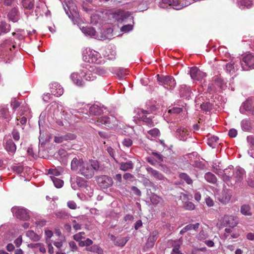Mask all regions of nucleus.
Returning a JSON list of instances; mask_svg holds the SVG:
<instances>
[{
    "label": "nucleus",
    "mask_w": 254,
    "mask_h": 254,
    "mask_svg": "<svg viewBox=\"0 0 254 254\" xmlns=\"http://www.w3.org/2000/svg\"><path fill=\"white\" fill-rule=\"evenodd\" d=\"M100 168V164L98 161L95 160H89L83 164L81 167L79 174L87 179H91L95 175V172L98 171Z\"/></svg>",
    "instance_id": "f257e3e1"
},
{
    "label": "nucleus",
    "mask_w": 254,
    "mask_h": 254,
    "mask_svg": "<svg viewBox=\"0 0 254 254\" xmlns=\"http://www.w3.org/2000/svg\"><path fill=\"white\" fill-rule=\"evenodd\" d=\"M241 126L242 129L245 131H249L251 129V124L249 120L244 119L241 121Z\"/></svg>",
    "instance_id": "e433bc0d"
},
{
    "label": "nucleus",
    "mask_w": 254,
    "mask_h": 254,
    "mask_svg": "<svg viewBox=\"0 0 254 254\" xmlns=\"http://www.w3.org/2000/svg\"><path fill=\"white\" fill-rule=\"evenodd\" d=\"M190 134L189 130L184 127H180L178 128L176 131V135L180 138V140H185L186 136Z\"/></svg>",
    "instance_id": "5701e85b"
},
{
    "label": "nucleus",
    "mask_w": 254,
    "mask_h": 254,
    "mask_svg": "<svg viewBox=\"0 0 254 254\" xmlns=\"http://www.w3.org/2000/svg\"><path fill=\"white\" fill-rule=\"evenodd\" d=\"M22 6L25 9L31 10L34 6V0H21Z\"/></svg>",
    "instance_id": "72a5a7b5"
},
{
    "label": "nucleus",
    "mask_w": 254,
    "mask_h": 254,
    "mask_svg": "<svg viewBox=\"0 0 254 254\" xmlns=\"http://www.w3.org/2000/svg\"><path fill=\"white\" fill-rule=\"evenodd\" d=\"M11 134L12 136V138L15 141H17L19 140L20 133L16 128H14L13 129L11 132Z\"/></svg>",
    "instance_id": "de8ad7c7"
},
{
    "label": "nucleus",
    "mask_w": 254,
    "mask_h": 254,
    "mask_svg": "<svg viewBox=\"0 0 254 254\" xmlns=\"http://www.w3.org/2000/svg\"><path fill=\"white\" fill-rule=\"evenodd\" d=\"M128 239H127V238H121L118 239L116 241H115L114 243L115 245L124 247Z\"/></svg>",
    "instance_id": "c03bdc74"
},
{
    "label": "nucleus",
    "mask_w": 254,
    "mask_h": 254,
    "mask_svg": "<svg viewBox=\"0 0 254 254\" xmlns=\"http://www.w3.org/2000/svg\"><path fill=\"white\" fill-rule=\"evenodd\" d=\"M96 124L97 125H104L109 128H112L113 126L118 125L116 118L112 115L98 118L96 121Z\"/></svg>",
    "instance_id": "39448f33"
},
{
    "label": "nucleus",
    "mask_w": 254,
    "mask_h": 254,
    "mask_svg": "<svg viewBox=\"0 0 254 254\" xmlns=\"http://www.w3.org/2000/svg\"><path fill=\"white\" fill-rule=\"evenodd\" d=\"M51 179L53 181V182L55 185V186L57 188H61L64 184V182L63 180L57 178L55 177H51Z\"/></svg>",
    "instance_id": "37998d69"
},
{
    "label": "nucleus",
    "mask_w": 254,
    "mask_h": 254,
    "mask_svg": "<svg viewBox=\"0 0 254 254\" xmlns=\"http://www.w3.org/2000/svg\"><path fill=\"white\" fill-rule=\"evenodd\" d=\"M161 200V198L156 195H153L151 197V201L154 204H158Z\"/></svg>",
    "instance_id": "bf43d9fd"
},
{
    "label": "nucleus",
    "mask_w": 254,
    "mask_h": 254,
    "mask_svg": "<svg viewBox=\"0 0 254 254\" xmlns=\"http://www.w3.org/2000/svg\"><path fill=\"white\" fill-rule=\"evenodd\" d=\"M22 242V236H19L15 241L14 243L17 247H19Z\"/></svg>",
    "instance_id": "e2e57ef3"
},
{
    "label": "nucleus",
    "mask_w": 254,
    "mask_h": 254,
    "mask_svg": "<svg viewBox=\"0 0 254 254\" xmlns=\"http://www.w3.org/2000/svg\"><path fill=\"white\" fill-rule=\"evenodd\" d=\"M232 166H230L228 168L224 170V174L222 175V178L224 182H225L228 186L232 185V183H230V180L233 176Z\"/></svg>",
    "instance_id": "6ab92c4d"
},
{
    "label": "nucleus",
    "mask_w": 254,
    "mask_h": 254,
    "mask_svg": "<svg viewBox=\"0 0 254 254\" xmlns=\"http://www.w3.org/2000/svg\"><path fill=\"white\" fill-rule=\"evenodd\" d=\"M73 228L75 231L79 230L81 229V225L77 223L75 220H72Z\"/></svg>",
    "instance_id": "0e129e2a"
},
{
    "label": "nucleus",
    "mask_w": 254,
    "mask_h": 254,
    "mask_svg": "<svg viewBox=\"0 0 254 254\" xmlns=\"http://www.w3.org/2000/svg\"><path fill=\"white\" fill-rule=\"evenodd\" d=\"M238 4L240 8L244 9L245 7L247 8H251L253 3L250 0H238Z\"/></svg>",
    "instance_id": "7c9ffc66"
},
{
    "label": "nucleus",
    "mask_w": 254,
    "mask_h": 254,
    "mask_svg": "<svg viewBox=\"0 0 254 254\" xmlns=\"http://www.w3.org/2000/svg\"><path fill=\"white\" fill-rule=\"evenodd\" d=\"M55 215L59 219H65L69 217V214L64 210H61L56 213Z\"/></svg>",
    "instance_id": "a19ab883"
},
{
    "label": "nucleus",
    "mask_w": 254,
    "mask_h": 254,
    "mask_svg": "<svg viewBox=\"0 0 254 254\" xmlns=\"http://www.w3.org/2000/svg\"><path fill=\"white\" fill-rule=\"evenodd\" d=\"M116 74L120 78H124L126 75V74L125 72V70L123 68H119L118 69Z\"/></svg>",
    "instance_id": "6e6d98bb"
},
{
    "label": "nucleus",
    "mask_w": 254,
    "mask_h": 254,
    "mask_svg": "<svg viewBox=\"0 0 254 254\" xmlns=\"http://www.w3.org/2000/svg\"><path fill=\"white\" fill-rule=\"evenodd\" d=\"M247 140L249 143L254 146V137L253 136L250 135L247 136Z\"/></svg>",
    "instance_id": "774afa93"
},
{
    "label": "nucleus",
    "mask_w": 254,
    "mask_h": 254,
    "mask_svg": "<svg viewBox=\"0 0 254 254\" xmlns=\"http://www.w3.org/2000/svg\"><path fill=\"white\" fill-rule=\"evenodd\" d=\"M96 181L98 185L104 189L109 188L113 183L112 179L106 175H102L97 177Z\"/></svg>",
    "instance_id": "1a4fd4ad"
},
{
    "label": "nucleus",
    "mask_w": 254,
    "mask_h": 254,
    "mask_svg": "<svg viewBox=\"0 0 254 254\" xmlns=\"http://www.w3.org/2000/svg\"><path fill=\"white\" fill-rule=\"evenodd\" d=\"M216 181L217 179L214 175L210 172H207V182L214 184Z\"/></svg>",
    "instance_id": "8fccbe9b"
},
{
    "label": "nucleus",
    "mask_w": 254,
    "mask_h": 254,
    "mask_svg": "<svg viewBox=\"0 0 254 254\" xmlns=\"http://www.w3.org/2000/svg\"><path fill=\"white\" fill-rule=\"evenodd\" d=\"M149 114L150 112L148 111L140 110L137 114V118H138L140 121L144 122L146 125L151 127L154 126V124L152 121V116H149L148 117L147 115Z\"/></svg>",
    "instance_id": "0eeeda50"
},
{
    "label": "nucleus",
    "mask_w": 254,
    "mask_h": 254,
    "mask_svg": "<svg viewBox=\"0 0 254 254\" xmlns=\"http://www.w3.org/2000/svg\"><path fill=\"white\" fill-rule=\"evenodd\" d=\"M221 223L225 226L234 228L238 224V220L234 216L226 215L222 218Z\"/></svg>",
    "instance_id": "f8f14e48"
},
{
    "label": "nucleus",
    "mask_w": 254,
    "mask_h": 254,
    "mask_svg": "<svg viewBox=\"0 0 254 254\" xmlns=\"http://www.w3.org/2000/svg\"><path fill=\"white\" fill-rule=\"evenodd\" d=\"M133 164L132 161H129L127 162L122 163L120 164V169L121 170L126 171L129 169H132Z\"/></svg>",
    "instance_id": "4c0bfd02"
},
{
    "label": "nucleus",
    "mask_w": 254,
    "mask_h": 254,
    "mask_svg": "<svg viewBox=\"0 0 254 254\" xmlns=\"http://www.w3.org/2000/svg\"><path fill=\"white\" fill-rule=\"evenodd\" d=\"M122 144L125 146L129 147L132 145V141L129 138H125L123 139L122 141Z\"/></svg>",
    "instance_id": "603ef678"
},
{
    "label": "nucleus",
    "mask_w": 254,
    "mask_h": 254,
    "mask_svg": "<svg viewBox=\"0 0 254 254\" xmlns=\"http://www.w3.org/2000/svg\"><path fill=\"white\" fill-rule=\"evenodd\" d=\"M182 1L183 0H173V2H172L171 6L176 9H181L184 6Z\"/></svg>",
    "instance_id": "ea45409f"
},
{
    "label": "nucleus",
    "mask_w": 254,
    "mask_h": 254,
    "mask_svg": "<svg viewBox=\"0 0 254 254\" xmlns=\"http://www.w3.org/2000/svg\"><path fill=\"white\" fill-rule=\"evenodd\" d=\"M157 80L160 84L163 85L166 88L170 89L174 88L176 85V81L174 77L170 75H157Z\"/></svg>",
    "instance_id": "20e7f679"
},
{
    "label": "nucleus",
    "mask_w": 254,
    "mask_h": 254,
    "mask_svg": "<svg viewBox=\"0 0 254 254\" xmlns=\"http://www.w3.org/2000/svg\"><path fill=\"white\" fill-rule=\"evenodd\" d=\"M237 130L234 128H232L229 130L228 135L231 137H235L237 135Z\"/></svg>",
    "instance_id": "680f3d73"
},
{
    "label": "nucleus",
    "mask_w": 254,
    "mask_h": 254,
    "mask_svg": "<svg viewBox=\"0 0 254 254\" xmlns=\"http://www.w3.org/2000/svg\"><path fill=\"white\" fill-rule=\"evenodd\" d=\"M12 169L14 172L18 174H21L23 171V168L21 166H13Z\"/></svg>",
    "instance_id": "13d9d810"
},
{
    "label": "nucleus",
    "mask_w": 254,
    "mask_h": 254,
    "mask_svg": "<svg viewBox=\"0 0 254 254\" xmlns=\"http://www.w3.org/2000/svg\"><path fill=\"white\" fill-rule=\"evenodd\" d=\"M85 234L84 232H81L77 233L73 236V239L76 241H79L82 239H84V237L83 236Z\"/></svg>",
    "instance_id": "3c124183"
},
{
    "label": "nucleus",
    "mask_w": 254,
    "mask_h": 254,
    "mask_svg": "<svg viewBox=\"0 0 254 254\" xmlns=\"http://www.w3.org/2000/svg\"><path fill=\"white\" fill-rule=\"evenodd\" d=\"M82 59L86 63L99 64L102 58L99 53L95 51L86 50L83 52Z\"/></svg>",
    "instance_id": "7ed1b4c3"
},
{
    "label": "nucleus",
    "mask_w": 254,
    "mask_h": 254,
    "mask_svg": "<svg viewBox=\"0 0 254 254\" xmlns=\"http://www.w3.org/2000/svg\"><path fill=\"white\" fill-rule=\"evenodd\" d=\"M108 72L103 67L89 65L84 68L82 72H81L82 75L85 77V80L89 81H93L96 79L97 74L104 76Z\"/></svg>",
    "instance_id": "f03ea898"
},
{
    "label": "nucleus",
    "mask_w": 254,
    "mask_h": 254,
    "mask_svg": "<svg viewBox=\"0 0 254 254\" xmlns=\"http://www.w3.org/2000/svg\"><path fill=\"white\" fill-rule=\"evenodd\" d=\"M26 235L27 237L29 238L31 240L34 242H38L40 239V237L32 230H29L27 231Z\"/></svg>",
    "instance_id": "f704fd0d"
},
{
    "label": "nucleus",
    "mask_w": 254,
    "mask_h": 254,
    "mask_svg": "<svg viewBox=\"0 0 254 254\" xmlns=\"http://www.w3.org/2000/svg\"><path fill=\"white\" fill-rule=\"evenodd\" d=\"M218 199L223 204H226L229 202L231 197V190L224 189L221 193L217 194Z\"/></svg>",
    "instance_id": "ddd939ff"
},
{
    "label": "nucleus",
    "mask_w": 254,
    "mask_h": 254,
    "mask_svg": "<svg viewBox=\"0 0 254 254\" xmlns=\"http://www.w3.org/2000/svg\"><path fill=\"white\" fill-rule=\"evenodd\" d=\"M148 133L152 137H156L158 136L160 134V131L157 128H154L148 131Z\"/></svg>",
    "instance_id": "09e8293b"
},
{
    "label": "nucleus",
    "mask_w": 254,
    "mask_h": 254,
    "mask_svg": "<svg viewBox=\"0 0 254 254\" xmlns=\"http://www.w3.org/2000/svg\"><path fill=\"white\" fill-rule=\"evenodd\" d=\"M86 162L81 156H77L72 158L70 163V168L73 171H80L81 167Z\"/></svg>",
    "instance_id": "9b49d317"
},
{
    "label": "nucleus",
    "mask_w": 254,
    "mask_h": 254,
    "mask_svg": "<svg viewBox=\"0 0 254 254\" xmlns=\"http://www.w3.org/2000/svg\"><path fill=\"white\" fill-rule=\"evenodd\" d=\"M190 75L191 78L199 81L205 76V73L200 71L196 67H192L190 69Z\"/></svg>",
    "instance_id": "f3484780"
},
{
    "label": "nucleus",
    "mask_w": 254,
    "mask_h": 254,
    "mask_svg": "<svg viewBox=\"0 0 254 254\" xmlns=\"http://www.w3.org/2000/svg\"><path fill=\"white\" fill-rule=\"evenodd\" d=\"M64 136V140H73L76 138V135L74 134L70 133H67Z\"/></svg>",
    "instance_id": "4d7b16f0"
},
{
    "label": "nucleus",
    "mask_w": 254,
    "mask_h": 254,
    "mask_svg": "<svg viewBox=\"0 0 254 254\" xmlns=\"http://www.w3.org/2000/svg\"><path fill=\"white\" fill-rule=\"evenodd\" d=\"M147 170L151 176L158 180H163L165 178L164 176L159 171L155 170L151 167L147 168Z\"/></svg>",
    "instance_id": "bb28decb"
},
{
    "label": "nucleus",
    "mask_w": 254,
    "mask_h": 254,
    "mask_svg": "<svg viewBox=\"0 0 254 254\" xmlns=\"http://www.w3.org/2000/svg\"><path fill=\"white\" fill-rule=\"evenodd\" d=\"M241 212L245 216H250L252 215L251 207L248 204H244L241 206Z\"/></svg>",
    "instance_id": "473e14b6"
},
{
    "label": "nucleus",
    "mask_w": 254,
    "mask_h": 254,
    "mask_svg": "<svg viewBox=\"0 0 254 254\" xmlns=\"http://www.w3.org/2000/svg\"><path fill=\"white\" fill-rule=\"evenodd\" d=\"M8 17L9 20L13 22H17L19 19L18 11L17 8H13L8 13Z\"/></svg>",
    "instance_id": "cd10ccee"
},
{
    "label": "nucleus",
    "mask_w": 254,
    "mask_h": 254,
    "mask_svg": "<svg viewBox=\"0 0 254 254\" xmlns=\"http://www.w3.org/2000/svg\"><path fill=\"white\" fill-rule=\"evenodd\" d=\"M20 105V103L16 99V98H14L11 100V107L13 110H15L17 109Z\"/></svg>",
    "instance_id": "864d4df0"
},
{
    "label": "nucleus",
    "mask_w": 254,
    "mask_h": 254,
    "mask_svg": "<svg viewBox=\"0 0 254 254\" xmlns=\"http://www.w3.org/2000/svg\"><path fill=\"white\" fill-rule=\"evenodd\" d=\"M4 147L6 151L11 153H14L16 150V145L11 139L6 141Z\"/></svg>",
    "instance_id": "a878e982"
},
{
    "label": "nucleus",
    "mask_w": 254,
    "mask_h": 254,
    "mask_svg": "<svg viewBox=\"0 0 254 254\" xmlns=\"http://www.w3.org/2000/svg\"><path fill=\"white\" fill-rule=\"evenodd\" d=\"M48 174H51L56 176H59L61 173L57 169H50L48 170Z\"/></svg>",
    "instance_id": "052dcab7"
},
{
    "label": "nucleus",
    "mask_w": 254,
    "mask_h": 254,
    "mask_svg": "<svg viewBox=\"0 0 254 254\" xmlns=\"http://www.w3.org/2000/svg\"><path fill=\"white\" fill-rule=\"evenodd\" d=\"M192 165L195 167H198L200 169L203 168V167L204 166V165L203 164L197 160L194 162V163L192 164Z\"/></svg>",
    "instance_id": "69168bd1"
},
{
    "label": "nucleus",
    "mask_w": 254,
    "mask_h": 254,
    "mask_svg": "<svg viewBox=\"0 0 254 254\" xmlns=\"http://www.w3.org/2000/svg\"><path fill=\"white\" fill-rule=\"evenodd\" d=\"M245 176L246 172L242 168L237 167L234 170H233V176L236 183L242 182Z\"/></svg>",
    "instance_id": "dca6fc26"
},
{
    "label": "nucleus",
    "mask_w": 254,
    "mask_h": 254,
    "mask_svg": "<svg viewBox=\"0 0 254 254\" xmlns=\"http://www.w3.org/2000/svg\"><path fill=\"white\" fill-rule=\"evenodd\" d=\"M83 69L80 71V72H73L70 75V78L73 82L78 86L82 87L84 85V82L83 79H85L84 76L82 75Z\"/></svg>",
    "instance_id": "4468645a"
},
{
    "label": "nucleus",
    "mask_w": 254,
    "mask_h": 254,
    "mask_svg": "<svg viewBox=\"0 0 254 254\" xmlns=\"http://www.w3.org/2000/svg\"><path fill=\"white\" fill-rule=\"evenodd\" d=\"M51 92L52 94L57 97H59L63 95L64 89L62 86L57 82H54L52 84Z\"/></svg>",
    "instance_id": "412c9836"
},
{
    "label": "nucleus",
    "mask_w": 254,
    "mask_h": 254,
    "mask_svg": "<svg viewBox=\"0 0 254 254\" xmlns=\"http://www.w3.org/2000/svg\"><path fill=\"white\" fill-rule=\"evenodd\" d=\"M11 211L17 218L21 220L27 221L30 218L29 211L24 208L14 206L11 208Z\"/></svg>",
    "instance_id": "423d86ee"
},
{
    "label": "nucleus",
    "mask_w": 254,
    "mask_h": 254,
    "mask_svg": "<svg viewBox=\"0 0 254 254\" xmlns=\"http://www.w3.org/2000/svg\"><path fill=\"white\" fill-rule=\"evenodd\" d=\"M128 15L127 12L120 10L114 12L112 14V17L117 22L122 23Z\"/></svg>",
    "instance_id": "a211bd4d"
},
{
    "label": "nucleus",
    "mask_w": 254,
    "mask_h": 254,
    "mask_svg": "<svg viewBox=\"0 0 254 254\" xmlns=\"http://www.w3.org/2000/svg\"><path fill=\"white\" fill-rule=\"evenodd\" d=\"M238 69V65L236 63H229L225 65V71L230 75H233Z\"/></svg>",
    "instance_id": "b1692460"
},
{
    "label": "nucleus",
    "mask_w": 254,
    "mask_h": 254,
    "mask_svg": "<svg viewBox=\"0 0 254 254\" xmlns=\"http://www.w3.org/2000/svg\"><path fill=\"white\" fill-rule=\"evenodd\" d=\"M64 140V136H56L55 137L54 141L56 143H61Z\"/></svg>",
    "instance_id": "338daca9"
},
{
    "label": "nucleus",
    "mask_w": 254,
    "mask_h": 254,
    "mask_svg": "<svg viewBox=\"0 0 254 254\" xmlns=\"http://www.w3.org/2000/svg\"><path fill=\"white\" fill-rule=\"evenodd\" d=\"M252 109V102L250 100H247L240 108V112L243 114H246V112H249L251 114Z\"/></svg>",
    "instance_id": "4be33fe9"
},
{
    "label": "nucleus",
    "mask_w": 254,
    "mask_h": 254,
    "mask_svg": "<svg viewBox=\"0 0 254 254\" xmlns=\"http://www.w3.org/2000/svg\"><path fill=\"white\" fill-rule=\"evenodd\" d=\"M10 26L5 22H2L0 25V36L10 31Z\"/></svg>",
    "instance_id": "c9c22d12"
},
{
    "label": "nucleus",
    "mask_w": 254,
    "mask_h": 254,
    "mask_svg": "<svg viewBox=\"0 0 254 254\" xmlns=\"http://www.w3.org/2000/svg\"><path fill=\"white\" fill-rule=\"evenodd\" d=\"M199 223H197L195 224H190L187 226H186L185 227H184L181 231H180V234L183 235L184 233H185L188 231L191 230H196L199 227Z\"/></svg>",
    "instance_id": "2f4dec72"
},
{
    "label": "nucleus",
    "mask_w": 254,
    "mask_h": 254,
    "mask_svg": "<svg viewBox=\"0 0 254 254\" xmlns=\"http://www.w3.org/2000/svg\"><path fill=\"white\" fill-rule=\"evenodd\" d=\"M132 29V25L131 24H127L124 25L121 28L122 32H127L131 31Z\"/></svg>",
    "instance_id": "5fc2aeb1"
},
{
    "label": "nucleus",
    "mask_w": 254,
    "mask_h": 254,
    "mask_svg": "<svg viewBox=\"0 0 254 254\" xmlns=\"http://www.w3.org/2000/svg\"><path fill=\"white\" fill-rule=\"evenodd\" d=\"M213 81L214 83L207 88V92L208 90L215 91L217 89L225 90L227 87L226 83L224 80L216 76L214 78Z\"/></svg>",
    "instance_id": "9d476101"
},
{
    "label": "nucleus",
    "mask_w": 254,
    "mask_h": 254,
    "mask_svg": "<svg viewBox=\"0 0 254 254\" xmlns=\"http://www.w3.org/2000/svg\"><path fill=\"white\" fill-rule=\"evenodd\" d=\"M71 186L72 189L76 190L78 187L84 188L86 186L87 181L82 177L76 176L75 178H71Z\"/></svg>",
    "instance_id": "2eb2a0df"
},
{
    "label": "nucleus",
    "mask_w": 254,
    "mask_h": 254,
    "mask_svg": "<svg viewBox=\"0 0 254 254\" xmlns=\"http://www.w3.org/2000/svg\"><path fill=\"white\" fill-rule=\"evenodd\" d=\"M86 250L91 252L96 253L98 254H103V250L98 245L91 246L90 247L87 248Z\"/></svg>",
    "instance_id": "58836bf2"
},
{
    "label": "nucleus",
    "mask_w": 254,
    "mask_h": 254,
    "mask_svg": "<svg viewBox=\"0 0 254 254\" xmlns=\"http://www.w3.org/2000/svg\"><path fill=\"white\" fill-rule=\"evenodd\" d=\"M209 133L207 134V145L211 147L212 148H214L217 145V141L218 140V138L216 136L214 135L209 137Z\"/></svg>",
    "instance_id": "c756f323"
},
{
    "label": "nucleus",
    "mask_w": 254,
    "mask_h": 254,
    "mask_svg": "<svg viewBox=\"0 0 254 254\" xmlns=\"http://www.w3.org/2000/svg\"><path fill=\"white\" fill-rule=\"evenodd\" d=\"M58 154L60 156V161L64 165L66 164L67 159L69 158L70 154H69L65 149L63 148L59 149Z\"/></svg>",
    "instance_id": "393cba45"
},
{
    "label": "nucleus",
    "mask_w": 254,
    "mask_h": 254,
    "mask_svg": "<svg viewBox=\"0 0 254 254\" xmlns=\"http://www.w3.org/2000/svg\"><path fill=\"white\" fill-rule=\"evenodd\" d=\"M184 207L185 209L188 210H192L195 208V205L190 201H186L184 204Z\"/></svg>",
    "instance_id": "49530a36"
},
{
    "label": "nucleus",
    "mask_w": 254,
    "mask_h": 254,
    "mask_svg": "<svg viewBox=\"0 0 254 254\" xmlns=\"http://www.w3.org/2000/svg\"><path fill=\"white\" fill-rule=\"evenodd\" d=\"M180 178L186 181L188 184L192 183V180L190 178L186 173H183L180 174Z\"/></svg>",
    "instance_id": "a18cd8bd"
},
{
    "label": "nucleus",
    "mask_w": 254,
    "mask_h": 254,
    "mask_svg": "<svg viewBox=\"0 0 254 254\" xmlns=\"http://www.w3.org/2000/svg\"><path fill=\"white\" fill-rule=\"evenodd\" d=\"M241 65L243 70H248L250 68H254V56L249 54L245 56L243 61L239 63Z\"/></svg>",
    "instance_id": "6e6552de"
},
{
    "label": "nucleus",
    "mask_w": 254,
    "mask_h": 254,
    "mask_svg": "<svg viewBox=\"0 0 254 254\" xmlns=\"http://www.w3.org/2000/svg\"><path fill=\"white\" fill-rule=\"evenodd\" d=\"M82 31L85 34L91 36H94L96 33L95 29L92 27H83Z\"/></svg>",
    "instance_id": "79ce46f5"
},
{
    "label": "nucleus",
    "mask_w": 254,
    "mask_h": 254,
    "mask_svg": "<svg viewBox=\"0 0 254 254\" xmlns=\"http://www.w3.org/2000/svg\"><path fill=\"white\" fill-rule=\"evenodd\" d=\"M158 237V233L157 231H153L149 236L146 243V247L147 249L152 248L155 244V242Z\"/></svg>",
    "instance_id": "aec40b11"
},
{
    "label": "nucleus",
    "mask_w": 254,
    "mask_h": 254,
    "mask_svg": "<svg viewBox=\"0 0 254 254\" xmlns=\"http://www.w3.org/2000/svg\"><path fill=\"white\" fill-rule=\"evenodd\" d=\"M103 112V110L98 105H94L89 108V113L90 115L98 116Z\"/></svg>",
    "instance_id": "c85d7f7f"
}]
</instances>
